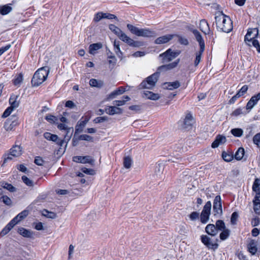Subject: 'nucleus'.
Returning a JSON list of instances; mask_svg holds the SVG:
<instances>
[{"mask_svg":"<svg viewBox=\"0 0 260 260\" xmlns=\"http://www.w3.org/2000/svg\"><path fill=\"white\" fill-rule=\"evenodd\" d=\"M109 29L122 42L133 47H139L143 45V43L140 41H136L128 37L121 29L115 25L110 24Z\"/></svg>","mask_w":260,"mask_h":260,"instance_id":"1","label":"nucleus"},{"mask_svg":"<svg viewBox=\"0 0 260 260\" xmlns=\"http://www.w3.org/2000/svg\"><path fill=\"white\" fill-rule=\"evenodd\" d=\"M216 26L221 31L228 33L233 29V24L230 18L223 14L218 12L215 17Z\"/></svg>","mask_w":260,"mask_h":260,"instance_id":"2","label":"nucleus"},{"mask_svg":"<svg viewBox=\"0 0 260 260\" xmlns=\"http://www.w3.org/2000/svg\"><path fill=\"white\" fill-rule=\"evenodd\" d=\"M49 73V68L44 67L39 69L34 75L31 79V84L34 86H38L43 83L47 78Z\"/></svg>","mask_w":260,"mask_h":260,"instance_id":"3","label":"nucleus"},{"mask_svg":"<svg viewBox=\"0 0 260 260\" xmlns=\"http://www.w3.org/2000/svg\"><path fill=\"white\" fill-rule=\"evenodd\" d=\"M127 28L132 34L138 37L149 38L155 36V31L148 28H139L130 24H127Z\"/></svg>","mask_w":260,"mask_h":260,"instance_id":"4","label":"nucleus"},{"mask_svg":"<svg viewBox=\"0 0 260 260\" xmlns=\"http://www.w3.org/2000/svg\"><path fill=\"white\" fill-rule=\"evenodd\" d=\"M159 76V73L157 72L149 76L146 80L143 81L140 85L141 88L151 89L155 85Z\"/></svg>","mask_w":260,"mask_h":260,"instance_id":"5","label":"nucleus"},{"mask_svg":"<svg viewBox=\"0 0 260 260\" xmlns=\"http://www.w3.org/2000/svg\"><path fill=\"white\" fill-rule=\"evenodd\" d=\"M22 148L19 145H15L10 150V154L8 157L5 158L4 162L12 159V156L18 157L22 154Z\"/></svg>","mask_w":260,"mask_h":260,"instance_id":"6","label":"nucleus"},{"mask_svg":"<svg viewBox=\"0 0 260 260\" xmlns=\"http://www.w3.org/2000/svg\"><path fill=\"white\" fill-rule=\"evenodd\" d=\"M73 160L74 162L81 164H89L93 165L95 160L90 156H76L73 157Z\"/></svg>","mask_w":260,"mask_h":260,"instance_id":"7","label":"nucleus"},{"mask_svg":"<svg viewBox=\"0 0 260 260\" xmlns=\"http://www.w3.org/2000/svg\"><path fill=\"white\" fill-rule=\"evenodd\" d=\"M178 53L172 51L171 49H168L165 52L160 54L159 57H162V62H169L175 58Z\"/></svg>","mask_w":260,"mask_h":260,"instance_id":"8","label":"nucleus"},{"mask_svg":"<svg viewBox=\"0 0 260 260\" xmlns=\"http://www.w3.org/2000/svg\"><path fill=\"white\" fill-rule=\"evenodd\" d=\"M202 242L209 249H216L218 244L211 241V239L207 235H202L201 237Z\"/></svg>","mask_w":260,"mask_h":260,"instance_id":"9","label":"nucleus"},{"mask_svg":"<svg viewBox=\"0 0 260 260\" xmlns=\"http://www.w3.org/2000/svg\"><path fill=\"white\" fill-rule=\"evenodd\" d=\"M248 89V87L247 85H244L238 91V92L230 99L229 103L230 104H234L238 99L243 96L246 93Z\"/></svg>","mask_w":260,"mask_h":260,"instance_id":"10","label":"nucleus"},{"mask_svg":"<svg viewBox=\"0 0 260 260\" xmlns=\"http://www.w3.org/2000/svg\"><path fill=\"white\" fill-rule=\"evenodd\" d=\"M213 210L216 214H221L222 213V206L221 203L220 197L217 196L213 202Z\"/></svg>","mask_w":260,"mask_h":260,"instance_id":"11","label":"nucleus"},{"mask_svg":"<svg viewBox=\"0 0 260 260\" xmlns=\"http://www.w3.org/2000/svg\"><path fill=\"white\" fill-rule=\"evenodd\" d=\"M257 34V30L256 29H249L245 36V41L248 45H250L251 41L253 39Z\"/></svg>","mask_w":260,"mask_h":260,"instance_id":"12","label":"nucleus"},{"mask_svg":"<svg viewBox=\"0 0 260 260\" xmlns=\"http://www.w3.org/2000/svg\"><path fill=\"white\" fill-rule=\"evenodd\" d=\"M226 141V138L224 136L218 135L216 137L214 142L212 144V147L215 148L219 145L224 144Z\"/></svg>","mask_w":260,"mask_h":260,"instance_id":"13","label":"nucleus"},{"mask_svg":"<svg viewBox=\"0 0 260 260\" xmlns=\"http://www.w3.org/2000/svg\"><path fill=\"white\" fill-rule=\"evenodd\" d=\"M260 100V92L256 95H253L251 97L250 100L248 102L246 105V109L251 110L254 106L257 103L258 101Z\"/></svg>","mask_w":260,"mask_h":260,"instance_id":"14","label":"nucleus"},{"mask_svg":"<svg viewBox=\"0 0 260 260\" xmlns=\"http://www.w3.org/2000/svg\"><path fill=\"white\" fill-rule=\"evenodd\" d=\"M173 35H166L160 37H158L155 40V43L156 44H162L167 43L170 40H171L174 37Z\"/></svg>","mask_w":260,"mask_h":260,"instance_id":"15","label":"nucleus"},{"mask_svg":"<svg viewBox=\"0 0 260 260\" xmlns=\"http://www.w3.org/2000/svg\"><path fill=\"white\" fill-rule=\"evenodd\" d=\"M179 61V60L178 59L177 61H174L173 62L170 63L166 65L161 66L158 68L157 72L159 73L161 71H165L173 69L177 66Z\"/></svg>","mask_w":260,"mask_h":260,"instance_id":"16","label":"nucleus"},{"mask_svg":"<svg viewBox=\"0 0 260 260\" xmlns=\"http://www.w3.org/2000/svg\"><path fill=\"white\" fill-rule=\"evenodd\" d=\"M16 225L15 223V221H13L11 220L8 224L6 225V226L2 230L0 233V236L1 237H3L6 235Z\"/></svg>","mask_w":260,"mask_h":260,"instance_id":"17","label":"nucleus"},{"mask_svg":"<svg viewBox=\"0 0 260 260\" xmlns=\"http://www.w3.org/2000/svg\"><path fill=\"white\" fill-rule=\"evenodd\" d=\"M18 95L12 94L9 99V104L11 105L10 107L15 109L18 108L19 106L20 102L18 100Z\"/></svg>","mask_w":260,"mask_h":260,"instance_id":"18","label":"nucleus"},{"mask_svg":"<svg viewBox=\"0 0 260 260\" xmlns=\"http://www.w3.org/2000/svg\"><path fill=\"white\" fill-rule=\"evenodd\" d=\"M106 113L109 115L118 114L122 113V109L116 106H109L105 109Z\"/></svg>","mask_w":260,"mask_h":260,"instance_id":"19","label":"nucleus"},{"mask_svg":"<svg viewBox=\"0 0 260 260\" xmlns=\"http://www.w3.org/2000/svg\"><path fill=\"white\" fill-rule=\"evenodd\" d=\"M194 123L193 118L190 113H187L184 120V127L187 128L191 126Z\"/></svg>","mask_w":260,"mask_h":260,"instance_id":"20","label":"nucleus"},{"mask_svg":"<svg viewBox=\"0 0 260 260\" xmlns=\"http://www.w3.org/2000/svg\"><path fill=\"white\" fill-rule=\"evenodd\" d=\"M205 231L208 234L212 236L216 235L218 233L217 228L212 224H208L205 228Z\"/></svg>","mask_w":260,"mask_h":260,"instance_id":"21","label":"nucleus"},{"mask_svg":"<svg viewBox=\"0 0 260 260\" xmlns=\"http://www.w3.org/2000/svg\"><path fill=\"white\" fill-rule=\"evenodd\" d=\"M253 210L254 212L259 215L260 214V196L254 197L253 200Z\"/></svg>","mask_w":260,"mask_h":260,"instance_id":"22","label":"nucleus"},{"mask_svg":"<svg viewBox=\"0 0 260 260\" xmlns=\"http://www.w3.org/2000/svg\"><path fill=\"white\" fill-rule=\"evenodd\" d=\"M112 54V53L110 52V54H108L107 57V62L108 64V67L111 70L113 69L114 68L117 62V59L116 57Z\"/></svg>","mask_w":260,"mask_h":260,"instance_id":"23","label":"nucleus"},{"mask_svg":"<svg viewBox=\"0 0 260 260\" xmlns=\"http://www.w3.org/2000/svg\"><path fill=\"white\" fill-rule=\"evenodd\" d=\"M200 28L201 30L205 34H208L210 32V28L208 23L204 19L200 21Z\"/></svg>","mask_w":260,"mask_h":260,"instance_id":"24","label":"nucleus"},{"mask_svg":"<svg viewBox=\"0 0 260 260\" xmlns=\"http://www.w3.org/2000/svg\"><path fill=\"white\" fill-rule=\"evenodd\" d=\"M249 252L254 255L257 252L256 242L254 240H251L247 245Z\"/></svg>","mask_w":260,"mask_h":260,"instance_id":"25","label":"nucleus"},{"mask_svg":"<svg viewBox=\"0 0 260 260\" xmlns=\"http://www.w3.org/2000/svg\"><path fill=\"white\" fill-rule=\"evenodd\" d=\"M192 32L194 35L197 41L199 42L200 48H205V43L200 33L196 29L192 30Z\"/></svg>","mask_w":260,"mask_h":260,"instance_id":"26","label":"nucleus"},{"mask_svg":"<svg viewBox=\"0 0 260 260\" xmlns=\"http://www.w3.org/2000/svg\"><path fill=\"white\" fill-rule=\"evenodd\" d=\"M18 233L23 237L26 238H31L33 235V233L31 231L23 228H18Z\"/></svg>","mask_w":260,"mask_h":260,"instance_id":"27","label":"nucleus"},{"mask_svg":"<svg viewBox=\"0 0 260 260\" xmlns=\"http://www.w3.org/2000/svg\"><path fill=\"white\" fill-rule=\"evenodd\" d=\"M143 94L145 98L151 100H157L160 98L158 94L149 91H144Z\"/></svg>","mask_w":260,"mask_h":260,"instance_id":"28","label":"nucleus"},{"mask_svg":"<svg viewBox=\"0 0 260 260\" xmlns=\"http://www.w3.org/2000/svg\"><path fill=\"white\" fill-rule=\"evenodd\" d=\"M28 215V212L26 210H24L22 211L21 213H19L16 216H15L13 219V221H15V223L17 224L18 222H19L23 219L25 218Z\"/></svg>","mask_w":260,"mask_h":260,"instance_id":"29","label":"nucleus"},{"mask_svg":"<svg viewBox=\"0 0 260 260\" xmlns=\"http://www.w3.org/2000/svg\"><path fill=\"white\" fill-rule=\"evenodd\" d=\"M260 179L256 178L254 181L252 185V190L255 192V197L260 196Z\"/></svg>","mask_w":260,"mask_h":260,"instance_id":"30","label":"nucleus"},{"mask_svg":"<svg viewBox=\"0 0 260 260\" xmlns=\"http://www.w3.org/2000/svg\"><path fill=\"white\" fill-rule=\"evenodd\" d=\"M114 50L117 56L121 58L122 56V52H121L120 48V42L119 41L115 40L113 42Z\"/></svg>","mask_w":260,"mask_h":260,"instance_id":"31","label":"nucleus"},{"mask_svg":"<svg viewBox=\"0 0 260 260\" xmlns=\"http://www.w3.org/2000/svg\"><path fill=\"white\" fill-rule=\"evenodd\" d=\"M9 5H5L0 6V14L5 15L10 13L12 11V8Z\"/></svg>","mask_w":260,"mask_h":260,"instance_id":"32","label":"nucleus"},{"mask_svg":"<svg viewBox=\"0 0 260 260\" xmlns=\"http://www.w3.org/2000/svg\"><path fill=\"white\" fill-rule=\"evenodd\" d=\"M113 19L116 18V16L108 13L99 12V21L102 19Z\"/></svg>","mask_w":260,"mask_h":260,"instance_id":"33","label":"nucleus"},{"mask_svg":"<svg viewBox=\"0 0 260 260\" xmlns=\"http://www.w3.org/2000/svg\"><path fill=\"white\" fill-rule=\"evenodd\" d=\"M125 88H123V87H120L118 89L114 90L111 94H110L109 95L108 98L113 99L116 95L122 94L125 91Z\"/></svg>","mask_w":260,"mask_h":260,"instance_id":"34","label":"nucleus"},{"mask_svg":"<svg viewBox=\"0 0 260 260\" xmlns=\"http://www.w3.org/2000/svg\"><path fill=\"white\" fill-rule=\"evenodd\" d=\"M87 120H83L78 122L75 128V134L80 133L82 132L83 128L85 126Z\"/></svg>","mask_w":260,"mask_h":260,"instance_id":"35","label":"nucleus"},{"mask_svg":"<svg viewBox=\"0 0 260 260\" xmlns=\"http://www.w3.org/2000/svg\"><path fill=\"white\" fill-rule=\"evenodd\" d=\"M44 137L46 139L55 142L58 140V136L56 135L52 134L50 133H45L44 134Z\"/></svg>","mask_w":260,"mask_h":260,"instance_id":"36","label":"nucleus"},{"mask_svg":"<svg viewBox=\"0 0 260 260\" xmlns=\"http://www.w3.org/2000/svg\"><path fill=\"white\" fill-rule=\"evenodd\" d=\"M123 99L122 100H116L113 102V105L117 106H123L125 104L126 101H128L130 100V98L128 96H123L122 98Z\"/></svg>","mask_w":260,"mask_h":260,"instance_id":"37","label":"nucleus"},{"mask_svg":"<svg viewBox=\"0 0 260 260\" xmlns=\"http://www.w3.org/2000/svg\"><path fill=\"white\" fill-rule=\"evenodd\" d=\"M205 48H200V50L199 52H197L196 53V59L194 60V65L196 66H198L199 63H200L201 59V56L202 55L204 51Z\"/></svg>","mask_w":260,"mask_h":260,"instance_id":"38","label":"nucleus"},{"mask_svg":"<svg viewBox=\"0 0 260 260\" xmlns=\"http://www.w3.org/2000/svg\"><path fill=\"white\" fill-rule=\"evenodd\" d=\"M244 149L243 148H239L235 153V158L237 160H241L244 156Z\"/></svg>","mask_w":260,"mask_h":260,"instance_id":"39","label":"nucleus"},{"mask_svg":"<svg viewBox=\"0 0 260 260\" xmlns=\"http://www.w3.org/2000/svg\"><path fill=\"white\" fill-rule=\"evenodd\" d=\"M1 186L5 189H7L10 192H15L16 190V188L13 186L11 184L7 182H3L1 183Z\"/></svg>","mask_w":260,"mask_h":260,"instance_id":"40","label":"nucleus"},{"mask_svg":"<svg viewBox=\"0 0 260 260\" xmlns=\"http://www.w3.org/2000/svg\"><path fill=\"white\" fill-rule=\"evenodd\" d=\"M42 215L48 218L54 219L57 217L56 214L53 212H50L47 210L44 209L42 211Z\"/></svg>","mask_w":260,"mask_h":260,"instance_id":"41","label":"nucleus"},{"mask_svg":"<svg viewBox=\"0 0 260 260\" xmlns=\"http://www.w3.org/2000/svg\"><path fill=\"white\" fill-rule=\"evenodd\" d=\"M180 86V84L178 81L168 83L167 88L170 90H173L178 88Z\"/></svg>","mask_w":260,"mask_h":260,"instance_id":"42","label":"nucleus"},{"mask_svg":"<svg viewBox=\"0 0 260 260\" xmlns=\"http://www.w3.org/2000/svg\"><path fill=\"white\" fill-rule=\"evenodd\" d=\"M98 52V43L91 44L89 47V53L95 55Z\"/></svg>","mask_w":260,"mask_h":260,"instance_id":"43","label":"nucleus"},{"mask_svg":"<svg viewBox=\"0 0 260 260\" xmlns=\"http://www.w3.org/2000/svg\"><path fill=\"white\" fill-rule=\"evenodd\" d=\"M231 132L234 136L237 137L242 136L243 133V130L241 128H233Z\"/></svg>","mask_w":260,"mask_h":260,"instance_id":"44","label":"nucleus"},{"mask_svg":"<svg viewBox=\"0 0 260 260\" xmlns=\"http://www.w3.org/2000/svg\"><path fill=\"white\" fill-rule=\"evenodd\" d=\"M230 235V231L228 229H224L222 230V232L220 234V238L222 240L226 239Z\"/></svg>","mask_w":260,"mask_h":260,"instance_id":"45","label":"nucleus"},{"mask_svg":"<svg viewBox=\"0 0 260 260\" xmlns=\"http://www.w3.org/2000/svg\"><path fill=\"white\" fill-rule=\"evenodd\" d=\"M132 164V160L131 157L127 156L124 157L123 161L124 167L126 169L131 168Z\"/></svg>","mask_w":260,"mask_h":260,"instance_id":"46","label":"nucleus"},{"mask_svg":"<svg viewBox=\"0 0 260 260\" xmlns=\"http://www.w3.org/2000/svg\"><path fill=\"white\" fill-rule=\"evenodd\" d=\"M73 131V128L72 127L69 128L67 129V131H66V135L64 136V139L67 141V143L70 140Z\"/></svg>","mask_w":260,"mask_h":260,"instance_id":"47","label":"nucleus"},{"mask_svg":"<svg viewBox=\"0 0 260 260\" xmlns=\"http://www.w3.org/2000/svg\"><path fill=\"white\" fill-rule=\"evenodd\" d=\"M23 182L28 186L32 187L34 185V182L25 176L22 177Z\"/></svg>","mask_w":260,"mask_h":260,"instance_id":"48","label":"nucleus"},{"mask_svg":"<svg viewBox=\"0 0 260 260\" xmlns=\"http://www.w3.org/2000/svg\"><path fill=\"white\" fill-rule=\"evenodd\" d=\"M216 228L218 230L222 231L225 229V226L224 222L222 220H218L216 222Z\"/></svg>","mask_w":260,"mask_h":260,"instance_id":"49","label":"nucleus"},{"mask_svg":"<svg viewBox=\"0 0 260 260\" xmlns=\"http://www.w3.org/2000/svg\"><path fill=\"white\" fill-rule=\"evenodd\" d=\"M210 214L207 213L201 212V221L203 223H206L209 220V215Z\"/></svg>","mask_w":260,"mask_h":260,"instance_id":"50","label":"nucleus"},{"mask_svg":"<svg viewBox=\"0 0 260 260\" xmlns=\"http://www.w3.org/2000/svg\"><path fill=\"white\" fill-rule=\"evenodd\" d=\"M211 208V203L210 201L207 202L205 205L203 210L202 212L204 213H207L208 214H210V211Z\"/></svg>","mask_w":260,"mask_h":260,"instance_id":"51","label":"nucleus"},{"mask_svg":"<svg viewBox=\"0 0 260 260\" xmlns=\"http://www.w3.org/2000/svg\"><path fill=\"white\" fill-rule=\"evenodd\" d=\"M1 199L3 202L6 205L10 206L12 205V201L11 199L7 196H3L1 197Z\"/></svg>","mask_w":260,"mask_h":260,"instance_id":"52","label":"nucleus"},{"mask_svg":"<svg viewBox=\"0 0 260 260\" xmlns=\"http://www.w3.org/2000/svg\"><path fill=\"white\" fill-rule=\"evenodd\" d=\"M253 141L254 144L260 147V133L256 134L253 137Z\"/></svg>","mask_w":260,"mask_h":260,"instance_id":"53","label":"nucleus"},{"mask_svg":"<svg viewBox=\"0 0 260 260\" xmlns=\"http://www.w3.org/2000/svg\"><path fill=\"white\" fill-rule=\"evenodd\" d=\"M23 80V76L21 74L18 75L13 81V83L15 85H19Z\"/></svg>","mask_w":260,"mask_h":260,"instance_id":"54","label":"nucleus"},{"mask_svg":"<svg viewBox=\"0 0 260 260\" xmlns=\"http://www.w3.org/2000/svg\"><path fill=\"white\" fill-rule=\"evenodd\" d=\"M222 157L223 159L227 162H230L233 159V156L231 154H229L225 152L222 154Z\"/></svg>","mask_w":260,"mask_h":260,"instance_id":"55","label":"nucleus"},{"mask_svg":"<svg viewBox=\"0 0 260 260\" xmlns=\"http://www.w3.org/2000/svg\"><path fill=\"white\" fill-rule=\"evenodd\" d=\"M14 109L11 107L7 108L3 114L2 117L6 118L9 116L10 114L12 112Z\"/></svg>","mask_w":260,"mask_h":260,"instance_id":"56","label":"nucleus"},{"mask_svg":"<svg viewBox=\"0 0 260 260\" xmlns=\"http://www.w3.org/2000/svg\"><path fill=\"white\" fill-rule=\"evenodd\" d=\"M81 170L83 173L88 174V175H94L95 174V172L93 170L90 169H87L85 167L82 168L81 169Z\"/></svg>","mask_w":260,"mask_h":260,"instance_id":"57","label":"nucleus"},{"mask_svg":"<svg viewBox=\"0 0 260 260\" xmlns=\"http://www.w3.org/2000/svg\"><path fill=\"white\" fill-rule=\"evenodd\" d=\"M252 45L256 49L258 52H260V46L257 40L253 39L251 41Z\"/></svg>","mask_w":260,"mask_h":260,"instance_id":"58","label":"nucleus"},{"mask_svg":"<svg viewBox=\"0 0 260 260\" xmlns=\"http://www.w3.org/2000/svg\"><path fill=\"white\" fill-rule=\"evenodd\" d=\"M45 119L50 123H53L57 120V118L54 116L49 115L46 116Z\"/></svg>","mask_w":260,"mask_h":260,"instance_id":"59","label":"nucleus"},{"mask_svg":"<svg viewBox=\"0 0 260 260\" xmlns=\"http://www.w3.org/2000/svg\"><path fill=\"white\" fill-rule=\"evenodd\" d=\"M78 139L79 140H85L87 141H90L91 140L92 138L90 136L87 135H82L79 137Z\"/></svg>","mask_w":260,"mask_h":260,"instance_id":"60","label":"nucleus"},{"mask_svg":"<svg viewBox=\"0 0 260 260\" xmlns=\"http://www.w3.org/2000/svg\"><path fill=\"white\" fill-rule=\"evenodd\" d=\"M189 216L191 220H195L199 218V213L197 212H193L189 215Z\"/></svg>","mask_w":260,"mask_h":260,"instance_id":"61","label":"nucleus"},{"mask_svg":"<svg viewBox=\"0 0 260 260\" xmlns=\"http://www.w3.org/2000/svg\"><path fill=\"white\" fill-rule=\"evenodd\" d=\"M178 38H179L178 41L181 44L184 45H188V42L186 38L181 37V36H179Z\"/></svg>","mask_w":260,"mask_h":260,"instance_id":"62","label":"nucleus"},{"mask_svg":"<svg viewBox=\"0 0 260 260\" xmlns=\"http://www.w3.org/2000/svg\"><path fill=\"white\" fill-rule=\"evenodd\" d=\"M35 163L38 166H42L44 163V160L41 157L37 156L35 159Z\"/></svg>","mask_w":260,"mask_h":260,"instance_id":"63","label":"nucleus"},{"mask_svg":"<svg viewBox=\"0 0 260 260\" xmlns=\"http://www.w3.org/2000/svg\"><path fill=\"white\" fill-rule=\"evenodd\" d=\"M238 216V214L236 212H234L232 214L231 221L233 224H235Z\"/></svg>","mask_w":260,"mask_h":260,"instance_id":"64","label":"nucleus"}]
</instances>
